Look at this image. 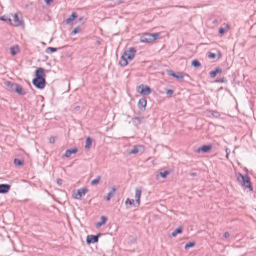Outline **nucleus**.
Masks as SVG:
<instances>
[{
    "label": "nucleus",
    "mask_w": 256,
    "mask_h": 256,
    "mask_svg": "<svg viewBox=\"0 0 256 256\" xmlns=\"http://www.w3.org/2000/svg\"><path fill=\"white\" fill-rule=\"evenodd\" d=\"M136 52V51L134 48H130L128 50H125L120 58V65L122 67L126 66L128 64V60H132L134 58Z\"/></svg>",
    "instance_id": "nucleus-1"
},
{
    "label": "nucleus",
    "mask_w": 256,
    "mask_h": 256,
    "mask_svg": "<svg viewBox=\"0 0 256 256\" xmlns=\"http://www.w3.org/2000/svg\"><path fill=\"white\" fill-rule=\"evenodd\" d=\"M238 180L242 187L245 188H248L250 191L252 190L250 178L246 174L244 176L241 174H239L238 176Z\"/></svg>",
    "instance_id": "nucleus-2"
},
{
    "label": "nucleus",
    "mask_w": 256,
    "mask_h": 256,
    "mask_svg": "<svg viewBox=\"0 0 256 256\" xmlns=\"http://www.w3.org/2000/svg\"><path fill=\"white\" fill-rule=\"evenodd\" d=\"M160 36L158 33L152 34L146 33L141 36L140 40L142 42L149 44L154 42Z\"/></svg>",
    "instance_id": "nucleus-3"
},
{
    "label": "nucleus",
    "mask_w": 256,
    "mask_h": 256,
    "mask_svg": "<svg viewBox=\"0 0 256 256\" xmlns=\"http://www.w3.org/2000/svg\"><path fill=\"white\" fill-rule=\"evenodd\" d=\"M32 84L38 89L43 90L46 87V80L45 78H34Z\"/></svg>",
    "instance_id": "nucleus-4"
},
{
    "label": "nucleus",
    "mask_w": 256,
    "mask_h": 256,
    "mask_svg": "<svg viewBox=\"0 0 256 256\" xmlns=\"http://www.w3.org/2000/svg\"><path fill=\"white\" fill-rule=\"evenodd\" d=\"M138 92L144 96H148L151 94L152 90L148 86L141 84L138 86Z\"/></svg>",
    "instance_id": "nucleus-5"
},
{
    "label": "nucleus",
    "mask_w": 256,
    "mask_h": 256,
    "mask_svg": "<svg viewBox=\"0 0 256 256\" xmlns=\"http://www.w3.org/2000/svg\"><path fill=\"white\" fill-rule=\"evenodd\" d=\"M102 236V234L99 233L96 236L89 235L86 238V242L88 244H96L98 242L99 238Z\"/></svg>",
    "instance_id": "nucleus-6"
},
{
    "label": "nucleus",
    "mask_w": 256,
    "mask_h": 256,
    "mask_svg": "<svg viewBox=\"0 0 256 256\" xmlns=\"http://www.w3.org/2000/svg\"><path fill=\"white\" fill-rule=\"evenodd\" d=\"M144 150V147L140 145L134 146L130 152V154H136L140 152L142 154Z\"/></svg>",
    "instance_id": "nucleus-7"
},
{
    "label": "nucleus",
    "mask_w": 256,
    "mask_h": 256,
    "mask_svg": "<svg viewBox=\"0 0 256 256\" xmlns=\"http://www.w3.org/2000/svg\"><path fill=\"white\" fill-rule=\"evenodd\" d=\"M212 148L210 145H204L200 148H198L196 152L198 153H200V152H202L204 153H208L211 151Z\"/></svg>",
    "instance_id": "nucleus-8"
},
{
    "label": "nucleus",
    "mask_w": 256,
    "mask_h": 256,
    "mask_svg": "<svg viewBox=\"0 0 256 256\" xmlns=\"http://www.w3.org/2000/svg\"><path fill=\"white\" fill-rule=\"evenodd\" d=\"M88 192V190L86 188L78 190L76 194H75L74 198L76 200L81 199L82 197L84 196Z\"/></svg>",
    "instance_id": "nucleus-9"
},
{
    "label": "nucleus",
    "mask_w": 256,
    "mask_h": 256,
    "mask_svg": "<svg viewBox=\"0 0 256 256\" xmlns=\"http://www.w3.org/2000/svg\"><path fill=\"white\" fill-rule=\"evenodd\" d=\"M166 72L168 76H172L176 79H183L184 78V76L181 72L175 73L172 70H168Z\"/></svg>",
    "instance_id": "nucleus-10"
},
{
    "label": "nucleus",
    "mask_w": 256,
    "mask_h": 256,
    "mask_svg": "<svg viewBox=\"0 0 256 256\" xmlns=\"http://www.w3.org/2000/svg\"><path fill=\"white\" fill-rule=\"evenodd\" d=\"M11 186L8 184H0V194H5L8 193L10 190Z\"/></svg>",
    "instance_id": "nucleus-11"
},
{
    "label": "nucleus",
    "mask_w": 256,
    "mask_h": 256,
    "mask_svg": "<svg viewBox=\"0 0 256 256\" xmlns=\"http://www.w3.org/2000/svg\"><path fill=\"white\" fill-rule=\"evenodd\" d=\"M4 84L8 88L9 91L14 92L18 84L12 82L7 81L4 82Z\"/></svg>",
    "instance_id": "nucleus-12"
},
{
    "label": "nucleus",
    "mask_w": 256,
    "mask_h": 256,
    "mask_svg": "<svg viewBox=\"0 0 256 256\" xmlns=\"http://www.w3.org/2000/svg\"><path fill=\"white\" fill-rule=\"evenodd\" d=\"M142 195V188L140 187L136 188V202L138 206L140 204V200Z\"/></svg>",
    "instance_id": "nucleus-13"
},
{
    "label": "nucleus",
    "mask_w": 256,
    "mask_h": 256,
    "mask_svg": "<svg viewBox=\"0 0 256 256\" xmlns=\"http://www.w3.org/2000/svg\"><path fill=\"white\" fill-rule=\"evenodd\" d=\"M44 70L42 68H38L36 71L35 78H45Z\"/></svg>",
    "instance_id": "nucleus-14"
},
{
    "label": "nucleus",
    "mask_w": 256,
    "mask_h": 256,
    "mask_svg": "<svg viewBox=\"0 0 256 256\" xmlns=\"http://www.w3.org/2000/svg\"><path fill=\"white\" fill-rule=\"evenodd\" d=\"M14 17L13 23L12 25L14 26H20L22 24V22L19 19L18 15L15 14L14 16L12 15Z\"/></svg>",
    "instance_id": "nucleus-15"
},
{
    "label": "nucleus",
    "mask_w": 256,
    "mask_h": 256,
    "mask_svg": "<svg viewBox=\"0 0 256 256\" xmlns=\"http://www.w3.org/2000/svg\"><path fill=\"white\" fill-rule=\"evenodd\" d=\"M147 104V101L145 98H141L139 100L138 106L140 109L142 110V108L145 110V108Z\"/></svg>",
    "instance_id": "nucleus-16"
},
{
    "label": "nucleus",
    "mask_w": 256,
    "mask_h": 256,
    "mask_svg": "<svg viewBox=\"0 0 256 256\" xmlns=\"http://www.w3.org/2000/svg\"><path fill=\"white\" fill-rule=\"evenodd\" d=\"M14 92L18 94L20 96H24L26 94V92H24L22 87L18 84H17Z\"/></svg>",
    "instance_id": "nucleus-17"
},
{
    "label": "nucleus",
    "mask_w": 256,
    "mask_h": 256,
    "mask_svg": "<svg viewBox=\"0 0 256 256\" xmlns=\"http://www.w3.org/2000/svg\"><path fill=\"white\" fill-rule=\"evenodd\" d=\"M78 152L77 148H74L70 150H68L65 153V156L66 158H70L72 154H76Z\"/></svg>",
    "instance_id": "nucleus-18"
},
{
    "label": "nucleus",
    "mask_w": 256,
    "mask_h": 256,
    "mask_svg": "<svg viewBox=\"0 0 256 256\" xmlns=\"http://www.w3.org/2000/svg\"><path fill=\"white\" fill-rule=\"evenodd\" d=\"M78 14L76 12H72L70 17L66 20V24H70L78 18Z\"/></svg>",
    "instance_id": "nucleus-19"
},
{
    "label": "nucleus",
    "mask_w": 256,
    "mask_h": 256,
    "mask_svg": "<svg viewBox=\"0 0 256 256\" xmlns=\"http://www.w3.org/2000/svg\"><path fill=\"white\" fill-rule=\"evenodd\" d=\"M108 220V218L106 217L102 216L101 217V222H98L96 224V228H100L103 225L105 224L106 222Z\"/></svg>",
    "instance_id": "nucleus-20"
},
{
    "label": "nucleus",
    "mask_w": 256,
    "mask_h": 256,
    "mask_svg": "<svg viewBox=\"0 0 256 256\" xmlns=\"http://www.w3.org/2000/svg\"><path fill=\"white\" fill-rule=\"evenodd\" d=\"M116 191V189L114 188H113L112 190L108 193L107 196L106 197V200L107 201H109L112 197L114 196Z\"/></svg>",
    "instance_id": "nucleus-21"
},
{
    "label": "nucleus",
    "mask_w": 256,
    "mask_h": 256,
    "mask_svg": "<svg viewBox=\"0 0 256 256\" xmlns=\"http://www.w3.org/2000/svg\"><path fill=\"white\" fill-rule=\"evenodd\" d=\"M10 53L12 56H16L20 52V50L18 46L10 48Z\"/></svg>",
    "instance_id": "nucleus-22"
},
{
    "label": "nucleus",
    "mask_w": 256,
    "mask_h": 256,
    "mask_svg": "<svg viewBox=\"0 0 256 256\" xmlns=\"http://www.w3.org/2000/svg\"><path fill=\"white\" fill-rule=\"evenodd\" d=\"M92 140L91 138L88 137L86 139L85 148L88 149H90L92 146Z\"/></svg>",
    "instance_id": "nucleus-23"
},
{
    "label": "nucleus",
    "mask_w": 256,
    "mask_h": 256,
    "mask_svg": "<svg viewBox=\"0 0 256 256\" xmlns=\"http://www.w3.org/2000/svg\"><path fill=\"white\" fill-rule=\"evenodd\" d=\"M61 48H54L52 47H48V48L46 50V52L47 54H52L54 52H56L58 49H60Z\"/></svg>",
    "instance_id": "nucleus-24"
},
{
    "label": "nucleus",
    "mask_w": 256,
    "mask_h": 256,
    "mask_svg": "<svg viewBox=\"0 0 256 256\" xmlns=\"http://www.w3.org/2000/svg\"><path fill=\"white\" fill-rule=\"evenodd\" d=\"M0 20L6 22H8L11 25L12 24V20L9 16H4L0 18Z\"/></svg>",
    "instance_id": "nucleus-25"
},
{
    "label": "nucleus",
    "mask_w": 256,
    "mask_h": 256,
    "mask_svg": "<svg viewBox=\"0 0 256 256\" xmlns=\"http://www.w3.org/2000/svg\"><path fill=\"white\" fill-rule=\"evenodd\" d=\"M132 122L135 126H138L140 124L142 121L140 118L136 117L132 119Z\"/></svg>",
    "instance_id": "nucleus-26"
},
{
    "label": "nucleus",
    "mask_w": 256,
    "mask_h": 256,
    "mask_svg": "<svg viewBox=\"0 0 256 256\" xmlns=\"http://www.w3.org/2000/svg\"><path fill=\"white\" fill-rule=\"evenodd\" d=\"M182 232V228H178L174 230V231L172 234V237H176L178 234H181Z\"/></svg>",
    "instance_id": "nucleus-27"
},
{
    "label": "nucleus",
    "mask_w": 256,
    "mask_h": 256,
    "mask_svg": "<svg viewBox=\"0 0 256 256\" xmlns=\"http://www.w3.org/2000/svg\"><path fill=\"white\" fill-rule=\"evenodd\" d=\"M14 164L16 166H24V162L22 160L18 158H16L14 160Z\"/></svg>",
    "instance_id": "nucleus-28"
},
{
    "label": "nucleus",
    "mask_w": 256,
    "mask_h": 256,
    "mask_svg": "<svg viewBox=\"0 0 256 256\" xmlns=\"http://www.w3.org/2000/svg\"><path fill=\"white\" fill-rule=\"evenodd\" d=\"M101 179H102L101 176H97L96 179H95L91 182V184L92 186L98 185L100 183V182Z\"/></svg>",
    "instance_id": "nucleus-29"
},
{
    "label": "nucleus",
    "mask_w": 256,
    "mask_h": 256,
    "mask_svg": "<svg viewBox=\"0 0 256 256\" xmlns=\"http://www.w3.org/2000/svg\"><path fill=\"white\" fill-rule=\"evenodd\" d=\"M192 66L196 68H198L201 66V64L198 60H194L192 62Z\"/></svg>",
    "instance_id": "nucleus-30"
},
{
    "label": "nucleus",
    "mask_w": 256,
    "mask_h": 256,
    "mask_svg": "<svg viewBox=\"0 0 256 256\" xmlns=\"http://www.w3.org/2000/svg\"><path fill=\"white\" fill-rule=\"evenodd\" d=\"M196 243L194 242H190L186 244L184 248L186 250H188L190 248H193L195 246Z\"/></svg>",
    "instance_id": "nucleus-31"
},
{
    "label": "nucleus",
    "mask_w": 256,
    "mask_h": 256,
    "mask_svg": "<svg viewBox=\"0 0 256 256\" xmlns=\"http://www.w3.org/2000/svg\"><path fill=\"white\" fill-rule=\"evenodd\" d=\"M80 32H81V28L80 27H76L72 31L71 34L72 36L75 35L77 34H78Z\"/></svg>",
    "instance_id": "nucleus-32"
},
{
    "label": "nucleus",
    "mask_w": 256,
    "mask_h": 256,
    "mask_svg": "<svg viewBox=\"0 0 256 256\" xmlns=\"http://www.w3.org/2000/svg\"><path fill=\"white\" fill-rule=\"evenodd\" d=\"M126 204L130 205V206H134V200H130V198H127L126 201Z\"/></svg>",
    "instance_id": "nucleus-33"
},
{
    "label": "nucleus",
    "mask_w": 256,
    "mask_h": 256,
    "mask_svg": "<svg viewBox=\"0 0 256 256\" xmlns=\"http://www.w3.org/2000/svg\"><path fill=\"white\" fill-rule=\"evenodd\" d=\"M227 82L228 80L225 78H220L216 80V82L217 83H226Z\"/></svg>",
    "instance_id": "nucleus-34"
},
{
    "label": "nucleus",
    "mask_w": 256,
    "mask_h": 256,
    "mask_svg": "<svg viewBox=\"0 0 256 256\" xmlns=\"http://www.w3.org/2000/svg\"><path fill=\"white\" fill-rule=\"evenodd\" d=\"M228 28H229L228 26H226V29H224L222 28H220L219 29L218 32L220 34L222 35L224 34L227 31V30H228Z\"/></svg>",
    "instance_id": "nucleus-35"
},
{
    "label": "nucleus",
    "mask_w": 256,
    "mask_h": 256,
    "mask_svg": "<svg viewBox=\"0 0 256 256\" xmlns=\"http://www.w3.org/2000/svg\"><path fill=\"white\" fill-rule=\"evenodd\" d=\"M169 174L170 172L168 171L160 172V175L163 178H166Z\"/></svg>",
    "instance_id": "nucleus-36"
},
{
    "label": "nucleus",
    "mask_w": 256,
    "mask_h": 256,
    "mask_svg": "<svg viewBox=\"0 0 256 256\" xmlns=\"http://www.w3.org/2000/svg\"><path fill=\"white\" fill-rule=\"evenodd\" d=\"M174 92L172 90H168L166 91V95L170 97L174 94Z\"/></svg>",
    "instance_id": "nucleus-37"
},
{
    "label": "nucleus",
    "mask_w": 256,
    "mask_h": 256,
    "mask_svg": "<svg viewBox=\"0 0 256 256\" xmlns=\"http://www.w3.org/2000/svg\"><path fill=\"white\" fill-rule=\"evenodd\" d=\"M217 74L216 70H212L210 72V76L212 78H214L216 76Z\"/></svg>",
    "instance_id": "nucleus-38"
},
{
    "label": "nucleus",
    "mask_w": 256,
    "mask_h": 256,
    "mask_svg": "<svg viewBox=\"0 0 256 256\" xmlns=\"http://www.w3.org/2000/svg\"><path fill=\"white\" fill-rule=\"evenodd\" d=\"M208 58L211 59H214L216 58V54L212 52H208Z\"/></svg>",
    "instance_id": "nucleus-39"
},
{
    "label": "nucleus",
    "mask_w": 256,
    "mask_h": 256,
    "mask_svg": "<svg viewBox=\"0 0 256 256\" xmlns=\"http://www.w3.org/2000/svg\"><path fill=\"white\" fill-rule=\"evenodd\" d=\"M216 72L217 74H220L222 72V69L221 68H216Z\"/></svg>",
    "instance_id": "nucleus-40"
},
{
    "label": "nucleus",
    "mask_w": 256,
    "mask_h": 256,
    "mask_svg": "<svg viewBox=\"0 0 256 256\" xmlns=\"http://www.w3.org/2000/svg\"><path fill=\"white\" fill-rule=\"evenodd\" d=\"M47 5L50 6L54 2L53 0H44Z\"/></svg>",
    "instance_id": "nucleus-41"
},
{
    "label": "nucleus",
    "mask_w": 256,
    "mask_h": 256,
    "mask_svg": "<svg viewBox=\"0 0 256 256\" xmlns=\"http://www.w3.org/2000/svg\"><path fill=\"white\" fill-rule=\"evenodd\" d=\"M55 140H56L54 136H52L50 138V144H54L55 142Z\"/></svg>",
    "instance_id": "nucleus-42"
},
{
    "label": "nucleus",
    "mask_w": 256,
    "mask_h": 256,
    "mask_svg": "<svg viewBox=\"0 0 256 256\" xmlns=\"http://www.w3.org/2000/svg\"><path fill=\"white\" fill-rule=\"evenodd\" d=\"M230 236V234H229V232H226L224 234V237L227 239L228 238H229Z\"/></svg>",
    "instance_id": "nucleus-43"
},
{
    "label": "nucleus",
    "mask_w": 256,
    "mask_h": 256,
    "mask_svg": "<svg viewBox=\"0 0 256 256\" xmlns=\"http://www.w3.org/2000/svg\"><path fill=\"white\" fill-rule=\"evenodd\" d=\"M212 115L215 117H218L220 116L219 113L216 112H213Z\"/></svg>",
    "instance_id": "nucleus-44"
},
{
    "label": "nucleus",
    "mask_w": 256,
    "mask_h": 256,
    "mask_svg": "<svg viewBox=\"0 0 256 256\" xmlns=\"http://www.w3.org/2000/svg\"><path fill=\"white\" fill-rule=\"evenodd\" d=\"M57 183L58 185L62 186V180L61 179H58L57 180Z\"/></svg>",
    "instance_id": "nucleus-45"
},
{
    "label": "nucleus",
    "mask_w": 256,
    "mask_h": 256,
    "mask_svg": "<svg viewBox=\"0 0 256 256\" xmlns=\"http://www.w3.org/2000/svg\"><path fill=\"white\" fill-rule=\"evenodd\" d=\"M190 175L191 176H192V177H194V176H198V174L196 172H190Z\"/></svg>",
    "instance_id": "nucleus-46"
},
{
    "label": "nucleus",
    "mask_w": 256,
    "mask_h": 256,
    "mask_svg": "<svg viewBox=\"0 0 256 256\" xmlns=\"http://www.w3.org/2000/svg\"><path fill=\"white\" fill-rule=\"evenodd\" d=\"M84 17H81L78 19V21L80 23H84Z\"/></svg>",
    "instance_id": "nucleus-47"
},
{
    "label": "nucleus",
    "mask_w": 256,
    "mask_h": 256,
    "mask_svg": "<svg viewBox=\"0 0 256 256\" xmlns=\"http://www.w3.org/2000/svg\"><path fill=\"white\" fill-rule=\"evenodd\" d=\"M222 56V54L220 52H218V59L220 58Z\"/></svg>",
    "instance_id": "nucleus-48"
},
{
    "label": "nucleus",
    "mask_w": 256,
    "mask_h": 256,
    "mask_svg": "<svg viewBox=\"0 0 256 256\" xmlns=\"http://www.w3.org/2000/svg\"><path fill=\"white\" fill-rule=\"evenodd\" d=\"M228 149H226V152L227 153L226 156V158H228Z\"/></svg>",
    "instance_id": "nucleus-49"
}]
</instances>
